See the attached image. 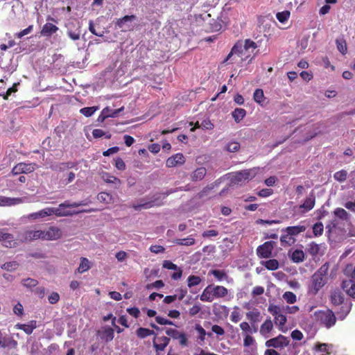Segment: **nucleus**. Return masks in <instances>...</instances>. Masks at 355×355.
<instances>
[{
	"label": "nucleus",
	"instance_id": "nucleus-1",
	"mask_svg": "<svg viewBox=\"0 0 355 355\" xmlns=\"http://www.w3.org/2000/svg\"><path fill=\"white\" fill-rule=\"evenodd\" d=\"M329 263L326 262L311 276L308 286V293L315 295L327 282Z\"/></svg>",
	"mask_w": 355,
	"mask_h": 355
},
{
	"label": "nucleus",
	"instance_id": "nucleus-2",
	"mask_svg": "<svg viewBox=\"0 0 355 355\" xmlns=\"http://www.w3.org/2000/svg\"><path fill=\"white\" fill-rule=\"evenodd\" d=\"M88 204V202L86 200H82L78 202H72L70 203L69 201H64L63 203H61L59 205L58 207H52L53 214L56 216L60 217V216H71L74 214H78L80 212H90L94 211L95 209H89V210H82L79 211H70L69 210H67V208L69 207H78L80 206H85Z\"/></svg>",
	"mask_w": 355,
	"mask_h": 355
},
{
	"label": "nucleus",
	"instance_id": "nucleus-3",
	"mask_svg": "<svg viewBox=\"0 0 355 355\" xmlns=\"http://www.w3.org/2000/svg\"><path fill=\"white\" fill-rule=\"evenodd\" d=\"M172 191H167L165 193H157L152 197L149 201L144 202V199H141V204H133L132 207L136 211H140L142 209H150L153 207H160L164 205L163 200Z\"/></svg>",
	"mask_w": 355,
	"mask_h": 355
},
{
	"label": "nucleus",
	"instance_id": "nucleus-4",
	"mask_svg": "<svg viewBox=\"0 0 355 355\" xmlns=\"http://www.w3.org/2000/svg\"><path fill=\"white\" fill-rule=\"evenodd\" d=\"M315 316L317 320L327 329L333 327L336 322L334 313L329 309L315 311Z\"/></svg>",
	"mask_w": 355,
	"mask_h": 355
},
{
	"label": "nucleus",
	"instance_id": "nucleus-5",
	"mask_svg": "<svg viewBox=\"0 0 355 355\" xmlns=\"http://www.w3.org/2000/svg\"><path fill=\"white\" fill-rule=\"evenodd\" d=\"M245 53L244 48L243 46V41L238 40L234 45L232 46L230 52L227 55L226 58L224 60L223 63L227 64H234L236 62L235 57L234 55H236L238 57H242V55Z\"/></svg>",
	"mask_w": 355,
	"mask_h": 355
},
{
	"label": "nucleus",
	"instance_id": "nucleus-6",
	"mask_svg": "<svg viewBox=\"0 0 355 355\" xmlns=\"http://www.w3.org/2000/svg\"><path fill=\"white\" fill-rule=\"evenodd\" d=\"M289 338L279 334L277 337L268 340L266 342L265 345L268 348L273 347L275 349H282L289 345Z\"/></svg>",
	"mask_w": 355,
	"mask_h": 355
},
{
	"label": "nucleus",
	"instance_id": "nucleus-7",
	"mask_svg": "<svg viewBox=\"0 0 355 355\" xmlns=\"http://www.w3.org/2000/svg\"><path fill=\"white\" fill-rule=\"evenodd\" d=\"M276 245L275 241H266L257 248V254L259 258L267 259L272 256V250Z\"/></svg>",
	"mask_w": 355,
	"mask_h": 355
},
{
	"label": "nucleus",
	"instance_id": "nucleus-8",
	"mask_svg": "<svg viewBox=\"0 0 355 355\" xmlns=\"http://www.w3.org/2000/svg\"><path fill=\"white\" fill-rule=\"evenodd\" d=\"M42 234V240L55 241L60 239L62 236V230L55 226H51L48 230H44Z\"/></svg>",
	"mask_w": 355,
	"mask_h": 355
},
{
	"label": "nucleus",
	"instance_id": "nucleus-9",
	"mask_svg": "<svg viewBox=\"0 0 355 355\" xmlns=\"http://www.w3.org/2000/svg\"><path fill=\"white\" fill-rule=\"evenodd\" d=\"M0 242L6 248H14L17 245L14 236L3 230H0Z\"/></svg>",
	"mask_w": 355,
	"mask_h": 355
},
{
	"label": "nucleus",
	"instance_id": "nucleus-10",
	"mask_svg": "<svg viewBox=\"0 0 355 355\" xmlns=\"http://www.w3.org/2000/svg\"><path fill=\"white\" fill-rule=\"evenodd\" d=\"M77 166L78 162H55L51 165L50 168L56 172H62L67 169L76 168Z\"/></svg>",
	"mask_w": 355,
	"mask_h": 355
},
{
	"label": "nucleus",
	"instance_id": "nucleus-11",
	"mask_svg": "<svg viewBox=\"0 0 355 355\" xmlns=\"http://www.w3.org/2000/svg\"><path fill=\"white\" fill-rule=\"evenodd\" d=\"M18 343L11 336H4L0 330V348L15 349Z\"/></svg>",
	"mask_w": 355,
	"mask_h": 355
},
{
	"label": "nucleus",
	"instance_id": "nucleus-12",
	"mask_svg": "<svg viewBox=\"0 0 355 355\" xmlns=\"http://www.w3.org/2000/svg\"><path fill=\"white\" fill-rule=\"evenodd\" d=\"M170 338L166 336L155 337L153 340V347L155 351L158 353L159 352L164 351L166 347L168 345Z\"/></svg>",
	"mask_w": 355,
	"mask_h": 355
},
{
	"label": "nucleus",
	"instance_id": "nucleus-13",
	"mask_svg": "<svg viewBox=\"0 0 355 355\" xmlns=\"http://www.w3.org/2000/svg\"><path fill=\"white\" fill-rule=\"evenodd\" d=\"M185 162V158L182 153H177L168 157L166 162L167 167H175L178 165H182Z\"/></svg>",
	"mask_w": 355,
	"mask_h": 355
},
{
	"label": "nucleus",
	"instance_id": "nucleus-14",
	"mask_svg": "<svg viewBox=\"0 0 355 355\" xmlns=\"http://www.w3.org/2000/svg\"><path fill=\"white\" fill-rule=\"evenodd\" d=\"M53 215L52 207H46L37 212L31 213L28 216L29 220H36Z\"/></svg>",
	"mask_w": 355,
	"mask_h": 355
},
{
	"label": "nucleus",
	"instance_id": "nucleus-15",
	"mask_svg": "<svg viewBox=\"0 0 355 355\" xmlns=\"http://www.w3.org/2000/svg\"><path fill=\"white\" fill-rule=\"evenodd\" d=\"M24 202V200L22 198H9L0 196V206L1 207L13 206Z\"/></svg>",
	"mask_w": 355,
	"mask_h": 355
},
{
	"label": "nucleus",
	"instance_id": "nucleus-16",
	"mask_svg": "<svg viewBox=\"0 0 355 355\" xmlns=\"http://www.w3.org/2000/svg\"><path fill=\"white\" fill-rule=\"evenodd\" d=\"M250 170L238 171L234 175L232 180L235 184H241L250 178Z\"/></svg>",
	"mask_w": 355,
	"mask_h": 355
},
{
	"label": "nucleus",
	"instance_id": "nucleus-17",
	"mask_svg": "<svg viewBox=\"0 0 355 355\" xmlns=\"http://www.w3.org/2000/svg\"><path fill=\"white\" fill-rule=\"evenodd\" d=\"M58 31V27L51 23H46L41 31L40 35L44 37H50Z\"/></svg>",
	"mask_w": 355,
	"mask_h": 355
},
{
	"label": "nucleus",
	"instance_id": "nucleus-18",
	"mask_svg": "<svg viewBox=\"0 0 355 355\" xmlns=\"http://www.w3.org/2000/svg\"><path fill=\"white\" fill-rule=\"evenodd\" d=\"M15 328L24 331L26 334L30 335L37 328V321L31 320L28 324H17Z\"/></svg>",
	"mask_w": 355,
	"mask_h": 355
},
{
	"label": "nucleus",
	"instance_id": "nucleus-19",
	"mask_svg": "<svg viewBox=\"0 0 355 355\" xmlns=\"http://www.w3.org/2000/svg\"><path fill=\"white\" fill-rule=\"evenodd\" d=\"M42 230H28L24 232V239L26 241H31L37 239H42Z\"/></svg>",
	"mask_w": 355,
	"mask_h": 355
},
{
	"label": "nucleus",
	"instance_id": "nucleus-20",
	"mask_svg": "<svg viewBox=\"0 0 355 355\" xmlns=\"http://www.w3.org/2000/svg\"><path fill=\"white\" fill-rule=\"evenodd\" d=\"M272 329L273 323L270 318H268L261 325L259 332L264 338H268Z\"/></svg>",
	"mask_w": 355,
	"mask_h": 355
},
{
	"label": "nucleus",
	"instance_id": "nucleus-21",
	"mask_svg": "<svg viewBox=\"0 0 355 355\" xmlns=\"http://www.w3.org/2000/svg\"><path fill=\"white\" fill-rule=\"evenodd\" d=\"M315 204V196L313 192H311L309 193V197H307L304 203L300 206V208L304 209V211H309L311 210Z\"/></svg>",
	"mask_w": 355,
	"mask_h": 355
},
{
	"label": "nucleus",
	"instance_id": "nucleus-22",
	"mask_svg": "<svg viewBox=\"0 0 355 355\" xmlns=\"http://www.w3.org/2000/svg\"><path fill=\"white\" fill-rule=\"evenodd\" d=\"M306 230V226L304 225H299L296 226H289L283 230L284 232H286L288 235L291 237L294 236H297L300 233L305 232Z\"/></svg>",
	"mask_w": 355,
	"mask_h": 355
},
{
	"label": "nucleus",
	"instance_id": "nucleus-23",
	"mask_svg": "<svg viewBox=\"0 0 355 355\" xmlns=\"http://www.w3.org/2000/svg\"><path fill=\"white\" fill-rule=\"evenodd\" d=\"M343 289L350 297L355 298V282L352 280H345L342 283Z\"/></svg>",
	"mask_w": 355,
	"mask_h": 355
},
{
	"label": "nucleus",
	"instance_id": "nucleus-24",
	"mask_svg": "<svg viewBox=\"0 0 355 355\" xmlns=\"http://www.w3.org/2000/svg\"><path fill=\"white\" fill-rule=\"evenodd\" d=\"M212 293L215 298H223L228 294V290L223 286L211 285Z\"/></svg>",
	"mask_w": 355,
	"mask_h": 355
},
{
	"label": "nucleus",
	"instance_id": "nucleus-25",
	"mask_svg": "<svg viewBox=\"0 0 355 355\" xmlns=\"http://www.w3.org/2000/svg\"><path fill=\"white\" fill-rule=\"evenodd\" d=\"M287 322V318L285 315L280 313L279 315L275 317V323L278 326L279 330L286 333L288 331L287 327L285 324Z\"/></svg>",
	"mask_w": 355,
	"mask_h": 355
},
{
	"label": "nucleus",
	"instance_id": "nucleus-26",
	"mask_svg": "<svg viewBox=\"0 0 355 355\" xmlns=\"http://www.w3.org/2000/svg\"><path fill=\"white\" fill-rule=\"evenodd\" d=\"M200 299L202 302H211L214 300V295L211 290V285L207 286L200 295Z\"/></svg>",
	"mask_w": 355,
	"mask_h": 355
},
{
	"label": "nucleus",
	"instance_id": "nucleus-27",
	"mask_svg": "<svg viewBox=\"0 0 355 355\" xmlns=\"http://www.w3.org/2000/svg\"><path fill=\"white\" fill-rule=\"evenodd\" d=\"M207 173V170L205 167H199L196 168L191 175L192 181L197 182L202 180Z\"/></svg>",
	"mask_w": 355,
	"mask_h": 355
},
{
	"label": "nucleus",
	"instance_id": "nucleus-28",
	"mask_svg": "<svg viewBox=\"0 0 355 355\" xmlns=\"http://www.w3.org/2000/svg\"><path fill=\"white\" fill-rule=\"evenodd\" d=\"M246 318L250 322L251 324H256L261 321V313L259 310L254 309L246 313Z\"/></svg>",
	"mask_w": 355,
	"mask_h": 355
},
{
	"label": "nucleus",
	"instance_id": "nucleus-29",
	"mask_svg": "<svg viewBox=\"0 0 355 355\" xmlns=\"http://www.w3.org/2000/svg\"><path fill=\"white\" fill-rule=\"evenodd\" d=\"M114 336V330L110 327H107L104 328L101 337L105 343H108L113 340Z\"/></svg>",
	"mask_w": 355,
	"mask_h": 355
},
{
	"label": "nucleus",
	"instance_id": "nucleus-30",
	"mask_svg": "<svg viewBox=\"0 0 355 355\" xmlns=\"http://www.w3.org/2000/svg\"><path fill=\"white\" fill-rule=\"evenodd\" d=\"M102 178L105 182L114 184L116 187H119L121 183V180L118 178L108 173H103Z\"/></svg>",
	"mask_w": 355,
	"mask_h": 355
},
{
	"label": "nucleus",
	"instance_id": "nucleus-31",
	"mask_svg": "<svg viewBox=\"0 0 355 355\" xmlns=\"http://www.w3.org/2000/svg\"><path fill=\"white\" fill-rule=\"evenodd\" d=\"M173 243L178 245L191 246L195 244L196 241L192 236H189L185 239H176L173 241Z\"/></svg>",
	"mask_w": 355,
	"mask_h": 355
},
{
	"label": "nucleus",
	"instance_id": "nucleus-32",
	"mask_svg": "<svg viewBox=\"0 0 355 355\" xmlns=\"http://www.w3.org/2000/svg\"><path fill=\"white\" fill-rule=\"evenodd\" d=\"M232 117L236 123H239L246 115V111L243 108H236L232 113Z\"/></svg>",
	"mask_w": 355,
	"mask_h": 355
},
{
	"label": "nucleus",
	"instance_id": "nucleus-33",
	"mask_svg": "<svg viewBox=\"0 0 355 355\" xmlns=\"http://www.w3.org/2000/svg\"><path fill=\"white\" fill-rule=\"evenodd\" d=\"M195 329L197 331L198 334V339L201 343H204L205 340V336H211V333H207L204 328L200 324H196Z\"/></svg>",
	"mask_w": 355,
	"mask_h": 355
},
{
	"label": "nucleus",
	"instance_id": "nucleus-34",
	"mask_svg": "<svg viewBox=\"0 0 355 355\" xmlns=\"http://www.w3.org/2000/svg\"><path fill=\"white\" fill-rule=\"evenodd\" d=\"M90 268L91 265L89 261L87 258L82 257L80 259V263L77 270L79 273H83L89 270Z\"/></svg>",
	"mask_w": 355,
	"mask_h": 355
},
{
	"label": "nucleus",
	"instance_id": "nucleus-35",
	"mask_svg": "<svg viewBox=\"0 0 355 355\" xmlns=\"http://www.w3.org/2000/svg\"><path fill=\"white\" fill-rule=\"evenodd\" d=\"M210 274H212L218 281L227 280L228 275L223 270H211L209 271Z\"/></svg>",
	"mask_w": 355,
	"mask_h": 355
},
{
	"label": "nucleus",
	"instance_id": "nucleus-36",
	"mask_svg": "<svg viewBox=\"0 0 355 355\" xmlns=\"http://www.w3.org/2000/svg\"><path fill=\"white\" fill-rule=\"evenodd\" d=\"M124 109L123 107H121V108L116 109V110H112L108 107H106L103 109V115L105 117H116L119 114L123 111Z\"/></svg>",
	"mask_w": 355,
	"mask_h": 355
},
{
	"label": "nucleus",
	"instance_id": "nucleus-37",
	"mask_svg": "<svg viewBox=\"0 0 355 355\" xmlns=\"http://www.w3.org/2000/svg\"><path fill=\"white\" fill-rule=\"evenodd\" d=\"M291 259L295 263L302 262L304 259V253L302 250H295L293 252Z\"/></svg>",
	"mask_w": 355,
	"mask_h": 355
},
{
	"label": "nucleus",
	"instance_id": "nucleus-38",
	"mask_svg": "<svg viewBox=\"0 0 355 355\" xmlns=\"http://www.w3.org/2000/svg\"><path fill=\"white\" fill-rule=\"evenodd\" d=\"M136 334L137 337L139 338H145L149 336L155 334V332L153 330H150L147 328L139 327L137 329Z\"/></svg>",
	"mask_w": 355,
	"mask_h": 355
},
{
	"label": "nucleus",
	"instance_id": "nucleus-39",
	"mask_svg": "<svg viewBox=\"0 0 355 355\" xmlns=\"http://www.w3.org/2000/svg\"><path fill=\"white\" fill-rule=\"evenodd\" d=\"M338 50L343 54L345 55L347 52V42L344 38H338L336 40Z\"/></svg>",
	"mask_w": 355,
	"mask_h": 355
},
{
	"label": "nucleus",
	"instance_id": "nucleus-40",
	"mask_svg": "<svg viewBox=\"0 0 355 355\" xmlns=\"http://www.w3.org/2000/svg\"><path fill=\"white\" fill-rule=\"evenodd\" d=\"M330 300L334 305H340L343 304L344 298L340 292H334L331 295Z\"/></svg>",
	"mask_w": 355,
	"mask_h": 355
},
{
	"label": "nucleus",
	"instance_id": "nucleus-41",
	"mask_svg": "<svg viewBox=\"0 0 355 355\" xmlns=\"http://www.w3.org/2000/svg\"><path fill=\"white\" fill-rule=\"evenodd\" d=\"M320 246L315 242H311L308 245L307 252L312 256H316L319 254Z\"/></svg>",
	"mask_w": 355,
	"mask_h": 355
},
{
	"label": "nucleus",
	"instance_id": "nucleus-42",
	"mask_svg": "<svg viewBox=\"0 0 355 355\" xmlns=\"http://www.w3.org/2000/svg\"><path fill=\"white\" fill-rule=\"evenodd\" d=\"M136 17L134 15H125L122 18L118 19L116 21V26L119 28H123L125 22L135 19Z\"/></svg>",
	"mask_w": 355,
	"mask_h": 355
},
{
	"label": "nucleus",
	"instance_id": "nucleus-43",
	"mask_svg": "<svg viewBox=\"0 0 355 355\" xmlns=\"http://www.w3.org/2000/svg\"><path fill=\"white\" fill-rule=\"evenodd\" d=\"M263 266L269 270H275L279 268V261L277 259H272L264 262Z\"/></svg>",
	"mask_w": 355,
	"mask_h": 355
},
{
	"label": "nucleus",
	"instance_id": "nucleus-44",
	"mask_svg": "<svg viewBox=\"0 0 355 355\" xmlns=\"http://www.w3.org/2000/svg\"><path fill=\"white\" fill-rule=\"evenodd\" d=\"M19 267V263L16 261L6 262L1 266L3 270L7 271H15Z\"/></svg>",
	"mask_w": 355,
	"mask_h": 355
},
{
	"label": "nucleus",
	"instance_id": "nucleus-45",
	"mask_svg": "<svg viewBox=\"0 0 355 355\" xmlns=\"http://www.w3.org/2000/svg\"><path fill=\"white\" fill-rule=\"evenodd\" d=\"M283 299L288 304H294L297 301V297L295 293L291 291H286L283 294Z\"/></svg>",
	"mask_w": 355,
	"mask_h": 355
},
{
	"label": "nucleus",
	"instance_id": "nucleus-46",
	"mask_svg": "<svg viewBox=\"0 0 355 355\" xmlns=\"http://www.w3.org/2000/svg\"><path fill=\"white\" fill-rule=\"evenodd\" d=\"M243 46L245 52L251 49V53H252L253 51L257 49V45L254 41L250 39H247L244 41V42H243Z\"/></svg>",
	"mask_w": 355,
	"mask_h": 355
},
{
	"label": "nucleus",
	"instance_id": "nucleus-47",
	"mask_svg": "<svg viewBox=\"0 0 355 355\" xmlns=\"http://www.w3.org/2000/svg\"><path fill=\"white\" fill-rule=\"evenodd\" d=\"M202 279L199 276L190 275L187 279L188 287L191 288L200 284Z\"/></svg>",
	"mask_w": 355,
	"mask_h": 355
},
{
	"label": "nucleus",
	"instance_id": "nucleus-48",
	"mask_svg": "<svg viewBox=\"0 0 355 355\" xmlns=\"http://www.w3.org/2000/svg\"><path fill=\"white\" fill-rule=\"evenodd\" d=\"M253 98L255 102L261 104L264 101L263 91L261 89H257L254 92Z\"/></svg>",
	"mask_w": 355,
	"mask_h": 355
},
{
	"label": "nucleus",
	"instance_id": "nucleus-49",
	"mask_svg": "<svg viewBox=\"0 0 355 355\" xmlns=\"http://www.w3.org/2000/svg\"><path fill=\"white\" fill-rule=\"evenodd\" d=\"M347 172L345 170H340L334 173V178L336 180L343 182L347 180Z\"/></svg>",
	"mask_w": 355,
	"mask_h": 355
},
{
	"label": "nucleus",
	"instance_id": "nucleus-50",
	"mask_svg": "<svg viewBox=\"0 0 355 355\" xmlns=\"http://www.w3.org/2000/svg\"><path fill=\"white\" fill-rule=\"evenodd\" d=\"M334 214L336 217L341 220H347L349 219L348 213L343 208H337L334 211Z\"/></svg>",
	"mask_w": 355,
	"mask_h": 355
},
{
	"label": "nucleus",
	"instance_id": "nucleus-51",
	"mask_svg": "<svg viewBox=\"0 0 355 355\" xmlns=\"http://www.w3.org/2000/svg\"><path fill=\"white\" fill-rule=\"evenodd\" d=\"M291 15V12L288 10H284L282 12H279L276 14V17L278 21L281 23H284L286 21Z\"/></svg>",
	"mask_w": 355,
	"mask_h": 355
},
{
	"label": "nucleus",
	"instance_id": "nucleus-52",
	"mask_svg": "<svg viewBox=\"0 0 355 355\" xmlns=\"http://www.w3.org/2000/svg\"><path fill=\"white\" fill-rule=\"evenodd\" d=\"M21 284L24 286L31 288L35 287L38 284V282L33 278H26L22 279Z\"/></svg>",
	"mask_w": 355,
	"mask_h": 355
},
{
	"label": "nucleus",
	"instance_id": "nucleus-53",
	"mask_svg": "<svg viewBox=\"0 0 355 355\" xmlns=\"http://www.w3.org/2000/svg\"><path fill=\"white\" fill-rule=\"evenodd\" d=\"M324 231V226L321 222L315 223L313 226V232L315 236H321Z\"/></svg>",
	"mask_w": 355,
	"mask_h": 355
},
{
	"label": "nucleus",
	"instance_id": "nucleus-54",
	"mask_svg": "<svg viewBox=\"0 0 355 355\" xmlns=\"http://www.w3.org/2000/svg\"><path fill=\"white\" fill-rule=\"evenodd\" d=\"M20 164L22 168L21 169H22L23 173H30L34 171L35 169V165H36L35 164H33V163L26 164L24 162H20Z\"/></svg>",
	"mask_w": 355,
	"mask_h": 355
},
{
	"label": "nucleus",
	"instance_id": "nucleus-55",
	"mask_svg": "<svg viewBox=\"0 0 355 355\" xmlns=\"http://www.w3.org/2000/svg\"><path fill=\"white\" fill-rule=\"evenodd\" d=\"M225 149L230 153L237 152L240 149V144L237 141H231L227 144Z\"/></svg>",
	"mask_w": 355,
	"mask_h": 355
},
{
	"label": "nucleus",
	"instance_id": "nucleus-56",
	"mask_svg": "<svg viewBox=\"0 0 355 355\" xmlns=\"http://www.w3.org/2000/svg\"><path fill=\"white\" fill-rule=\"evenodd\" d=\"M97 109L98 107L94 106L87 107L80 109V112L84 116L89 117L91 116L97 110Z\"/></svg>",
	"mask_w": 355,
	"mask_h": 355
},
{
	"label": "nucleus",
	"instance_id": "nucleus-57",
	"mask_svg": "<svg viewBox=\"0 0 355 355\" xmlns=\"http://www.w3.org/2000/svg\"><path fill=\"white\" fill-rule=\"evenodd\" d=\"M92 135L94 138H96V139L101 138L103 136H105V138H107V139L111 138V135L110 133H106L101 129H94L92 131Z\"/></svg>",
	"mask_w": 355,
	"mask_h": 355
},
{
	"label": "nucleus",
	"instance_id": "nucleus-58",
	"mask_svg": "<svg viewBox=\"0 0 355 355\" xmlns=\"http://www.w3.org/2000/svg\"><path fill=\"white\" fill-rule=\"evenodd\" d=\"M164 284L162 280H157V281H155L153 283L147 284L146 285V288L148 290H150V289H153L154 288L159 289V288L164 287Z\"/></svg>",
	"mask_w": 355,
	"mask_h": 355
},
{
	"label": "nucleus",
	"instance_id": "nucleus-59",
	"mask_svg": "<svg viewBox=\"0 0 355 355\" xmlns=\"http://www.w3.org/2000/svg\"><path fill=\"white\" fill-rule=\"evenodd\" d=\"M176 340H179V343L182 347L187 346L188 338L186 334L181 332Z\"/></svg>",
	"mask_w": 355,
	"mask_h": 355
},
{
	"label": "nucleus",
	"instance_id": "nucleus-60",
	"mask_svg": "<svg viewBox=\"0 0 355 355\" xmlns=\"http://www.w3.org/2000/svg\"><path fill=\"white\" fill-rule=\"evenodd\" d=\"M201 311V306L200 304H195L192 307L189 309V314L191 316H195Z\"/></svg>",
	"mask_w": 355,
	"mask_h": 355
},
{
	"label": "nucleus",
	"instance_id": "nucleus-61",
	"mask_svg": "<svg viewBox=\"0 0 355 355\" xmlns=\"http://www.w3.org/2000/svg\"><path fill=\"white\" fill-rule=\"evenodd\" d=\"M33 25H30L28 26L26 28L22 30L21 31L17 33L15 36L17 37V38H21L22 37H24V35H26L28 34H29L30 33H31L33 31Z\"/></svg>",
	"mask_w": 355,
	"mask_h": 355
},
{
	"label": "nucleus",
	"instance_id": "nucleus-62",
	"mask_svg": "<svg viewBox=\"0 0 355 355\" xmlns=\"http://www.w3.org/2000/svg\"><path fill=\"white\" fill-rule=\"evenodd\" d=\"M268 310L274 317L282 313L280 307L277 305H270Z\"/></svg>",
	"mask_w": 355,
	"mask_h": 355
},
{
	"label": "nucleus",
	"instance_id": "nucleus-63",
	"mask_svg": "<svg viewBox=\"0 0 355 355\" xmlns=\"http://www.w3.org/2000/svg\"><path fill=\"white\" fill-rule=\"evenodd\" d=\"M181 332L175 329L169 328L166 331V334L174 340H176Z\"/></svg>",
	"mask_w": 355,
	"mask_h": 355
},
{
	"label": "nucleus",
	"instance_id": "nucleus-64",
	"mask_svg": "<svg viewBox=\"0 0 355 355\" xmlns=\"http://www.w3.org/2000/svg\"><path fill=\"white\" fill-rule=\"evenodd\" d=\"M48 300L50 304H55L60 300V295L57 292H53L49 296Z\"/></svg>",
	"mask_w": 355,
	"mask_h": 355
}]
</instances>
